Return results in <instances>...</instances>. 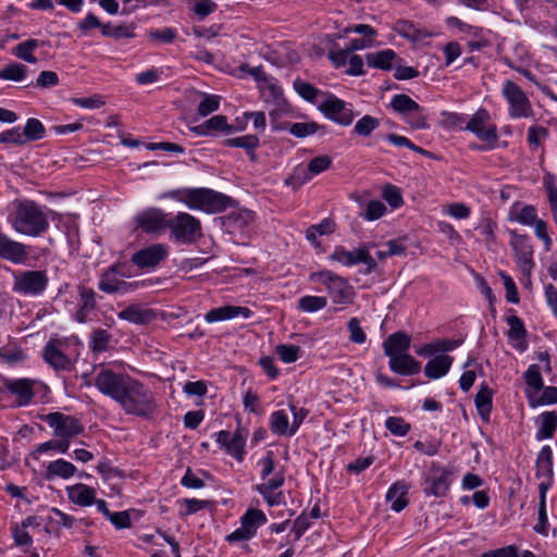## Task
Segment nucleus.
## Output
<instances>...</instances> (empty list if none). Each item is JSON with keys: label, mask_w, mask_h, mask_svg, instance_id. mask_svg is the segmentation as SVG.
Wrapping results in <instances>:
<instances>
[{"label": "nucleus", "mask_w": 557, "mask_h": 557, "mask_svg": "<svg viewBox=\"0 0 557 557\" xmlns=\"http://www.w3.org/2000/svg\"><path fill=\"white\" fill-rule=\"evenodd\" d=\"M309 278L324 285L334 304L349 305L354 301L355 289L344 277L331 271H320L311 273Z\"/></svg>", "instance_id": "423d86ee"}, {"label": "nucleus", "mask_w": 557, "mask_h": 557, "mask_svg": "<svg viewBox=\"0 0 557 557\" xmlns=\"http://www.w3.org/2000/svg\"><path fill=\"white\" fill-rule=\"evenodd\" d=\"M111 341V335L103 329H98L92 334L91 348L95 351H104Z\"/></svg>", "instance_id": "680f3d73"}, {"label": "nucleus", "mask_w": 557, "mask_h": 557, "mask_svg": "<svg viewBox=\"0 0 557 557\" xmlns=\"http://www.w3.org/2000/svg\"><path fill=\"white\" fill-rule=\"evenodd\" d=\"M391 107L395 112L400 113L403 116L411 111L418 110V103L405 94L393 96Z\"/></svg>", "instance_id": "37998d69"}, {"label": "nucleus", "mask_w": 557, "mask_h": 557, "mask_svg": "<svg viewBox=\"0 0 557 557\" xmlns=\"http://www.w3.org/2000/svg\"><path fill=\"white\" fill-rule=\"evenodd\" d=\"M246 436L247 431L237 429L233 433L231 442L227 445V454L234 456L239 461L243 460L245 455Z\"/></svg>", "instance_id": "ea45409f"}, {"label": "nucleus", "mask_w": 557, "mask_h": 557, "mask_svg": "<svg viewBox=\"0 0 557 557\" xmlns=\"http://www.w3.org/2000/svg\"><path fill=\"white\" fill-rule=\"evenodd\" d=\"M49 277L44 270H24L14 274L13 290L24 296H39L48 286Z\"/></svg>", "instance_id": "6e6552de"}, {"label": "nucleus", "mask_w": 557, "mask_h": 557, "mask_svg": "<svg viewBox=\"0 0 557 557\" xmlns=\"http://www.w3.org/2000/svg\"><path fill=\"white\" fill-rule=\"evenodd\" d=\"M386 212L385 205L380 200H371L368 202L366 207V211L363 213H360V216H362L367 221H375L380 218H382Z\"/></svg>", "instance_id": "5fc2aeb1"}, {"label": "nucleus", "mask_w": 557, "mask_h": 557, "mask_svg": "<svg viewBox=\"0 0 557 557\" xmlns=\"http://www.w3.org/2000/svg\"><path fill=\"white\" fill-rule=\"evenodd\" d=\"M453 361V357L448 355L436 356L426 363L424 373L429 379L432 380L443 377L448 373Z\"/></svg>", "instance_id": "7c9ffc66"}, {"label": "nucleus", "mask_w": 557, "mask_h": 557, "mask_svg": "<svg viewBox=\"0 0 557 557\" xmlns=\"http://www.w3.org/2000/svg\"><path fill=\"white\" fill-rule=\"evenodd\" d=\"M441 116H442V126L443 127L448 128V129H454V128L465 129L463 123L466 122V116L463 114L444 111L441 113Z\"/></svg>", "instance_id": "6e6d98bb"}, {"label": "nucleus", "mask_w": 557, "mask_h": 557, "mask_svg": "<svg viewBox=\"0 0 557 557\" xmlns=\"http://www.w3.org/2000/svg\"><path fill=\"white\" fill-rule=\"evenodd\" d=\"M547 136L548 129L543 126L533 125L528 129V143L535 148L540 147Z\"/></svg>", "instance_id": "e2e57ef3"}, {"label": "nucleus", "mask_w": 557, "mask_h": 557, "mask_svg": "<svg viewBox=\"0 0 557 557\" xmlns=\"http://www.w3.org/2000/svg\"><path fill=\"white\" fill-rule=\"evenodd\" d=\"M169 256V246L165 244H152L136 251L132 256V262L139 269L156 268Z\"/></svg>", "instance_id": "f3484780"}, {"label": "nucleus", "mask_w": 557, "mask_h": 557, "mask_svg": "<svg viewBox=\"0 0 557 557\" xmlns=\"http://www.w3.org/2000/svg\"><path fill=\"white\" fill-rule=\"evenodd\" d=\"M1 382L7 391H9L12 395L16 396V404L20 407L29 405L33 397L35 396V380L26 377L9 379L2 376Z\"/></svg>", "instance_id": "6ab92c4d"}, {"label": "nucleus", "mask_w": 557, "mask_h": 557, "mask_svg": "<svg viewBox=\"0 0 557 557\" xmlns=\"http://www.w3.org/2000/svg\"><path fill=\"white\" fill-rule=\"evenodd\" d=\"M259 138L255 135H245L236 138H227L224 140L226 147H237L245 149L255 159L253 150L259 147Z\"/></svg>", "instance_id": "a19ab883"}, {"label": "nucleus", "mask_w": 557, "mask_h": 557, "mask_svg": "<svg viewBox=\"0 0 557 557\" xmlns=\"http://www.w3.org/2000/svg\"><path fill=\"white\" fill-rule=\"evenodd\" d=\"M278 358L285 363H292L298 360L300 347L290 344H281L275 347Z\"/></svg>", "instance_id": "8fccbe9b"}, {"label": "nucleus", "mask_w": 557, "mask_h": 557, "mask_svg": "<svg viewBox=\"0 0 557 557\" xmlns=\"http://www.w3.org/2000/svg\"><path fill=\"white\" fill-rule=\"evenodd\" d=\"M27 67L21 63H10L0 70V79L22 82L26 77Z\"/></svg>", "instance_id": "a18cd8bd"}, {"label": "nucleus", "mask_w": 557, "mask_h": 557, "mask_svg": "<svg viewBox=\"0 0 557 557\" xmlns=\"http://www.w3.org/2000/svg\"><path fill=\"white\" fill-rule=\"evenodd\" d=\"M285 476L283 472H275L270 479L257 484L253 488L257 491L267 504L271 507L285 503L284 495L280 488L284 485Z\"/></svg>", "instance_id": "a211bd4d"}, {"label": "nucleus", "mask_w": 557, "mask_h": 557, "mask_svg": "<svg viewBox=\"0 0 557 557\" xmlns=\"http://www.w3.org/2000/svg\"><path fill=\"white\" fill-rule=\"evenodd\" d=\"M294 86L296 91L308 101H314L319 94V90L315 87L300 79L295 81Z\"/></svg>", "instance_id": "774afa93"}, {"label": "nucleus", "mask_w": 557, "mask_h": 557, "mask_svg": "<svg viewBox=\"0 0 557 557\" xmlns=\"http://www.w3.org/2000/svg\"><path fill=\"white\" fill-rule=\"evenodd\" d=\"M267 522V516L260 509H248L240 517V527L226 536L230 543L248 541L252 539L257 530Z\"/></svg>", "instance_id": "9d476101"}, {"label": "nucleus", "mask_w": 557, "mask_h": 557, "mask_svg": "<svg viewBox=\"0 0 557 557\" xmlns=\"http://www.w3.org/2000/svg\"><path fill=\"white\" fill-rule=\"evenodd\" d=\"M49 522L64 528H71L74 524L75 518L70 516L58 508H52L48 517Z\"/></svg>", "instance_id": "052dcab7"}, {"label": "nucleus", "mask_w": 557, "mask_h": 557, "mask_svg": "<svg viewBox=\"0 0 557 557\" xmlns=\"http://www.w3.org/2000/svg\"><path fill=\"white\" fill-rule=\"evenodd\" d=\"M380 125V122L377 119L371 116V115H364L361 119H359L354 127V133H356L359 136L367 137L369 136L377 126Z\"/></svg>", "instance_id": "09e8293b"}, {"label": "nucleus", "mask_w": 557, "mask_h": 557, "mask_svg": "<svg viewBox=\"0 0 557 557\" xmlns=\"http://www.w3.org/2000/svg\"><path fill=\"white\" fill-rule=\"evenodd\" d=\"M270 429L273 434L280 436H293L292 424H289L287 413L284 410H276L270 417Z\"/></svg>", "instance_id": "e433bc0d"}, {"label": "nucleus", "mask_w": 557, "mask_h": 557, "mask_svg": "<svg viewBox=\"0 0 557 557\" xmlns=\"http://www.w3.org/2000/svg\"><path fill=\"white\" fill-rule=\"evenodd\" d=\"M385 428L396 436H405L410 431V424L400 417H388Z\"/></svg>", "instance_id": "864d4df0"}, {"label": "nucleus", "mask_w": 557, "mask_h": 557, "mask_svg": "<svg viewBox=\"0 0 557 557\" xmlns=\"http://www.w3.org/2000/svg\"><path fill=\"white\" fill-rule=\"evenodd\" d=\"M23 135L26 144L29 141L40 140L45 137L46 128L44 124L35 117H30L26 121L24 126Z\"/></svg>", "instance_id": "79ce46f5"}, {"label": "nucleus", "mask_w": 557, "mask_h": 557, "mask_svg": "<svg viewBox=\"0 0 557 557\" xmlns=\"http://www.w3.org/2000/svg\"><path fill=\"white\" fill-rule=\"evenodd\" d=\"M408 491L409 485L405 481H397L391 485L385 498L394 511L399 512L408 505Z\"/></svg>", "instance_id": "c85d7f7f"}, {"label": "nucleus", "mask_w": 557, "mask_h": 557, "mask_svg": "<svg viewBox=\"0 0 557 557\" xmlns=\"http://www.w3.org/2000/svg\"><path fill=\"white\" fill-rule=\"evenodd\" d=\"M44 359L55 370H70L72 358L66 352V343L60 339H51L45 346Z\"/></svg>", "instance_id": "412c9836"}, {"label": "nucleus", "mask_w": 557, "mask_h": 557, "mask_svg": "<svg viewBox=\"0 0 557 557\" xmlns=\"http://www.w3.org/2000/svg\"><path fill=\"white\" fill-rule=\"evenodd\" d=\"M251 315L252 311L247 307L227 305L209 310L205 314V321L207 323H215L232 320L237 317L249 319Z\"/></svg>", "instance_id": "b1692460"}, {"label": "nucleus", "mask_w": 557, "mask_h": 557, "mask_svg": "<svg viewBox=\"0 0 557 557\" xmlns=\"http://www.w3.org/2000/svg\"><path fill=\"white\" fill-rule=\"evenodd\" d=\"M451 471L446 468L432 470V476L424 482L423 492L426 496L443 497L451 483Z\"/></svg>", "instance_id": "4be33fe9"}, {"label": "nucleus", "mask_w": 557, "mask_h": 557, "mask_svg": "<svg viewBox=\"0 0 557 557\" xmlns=\"http://www.w3.org/2000/svg\"><path fill=\"white\" fill-rule=\"evenodd\" d=\"M465 129L490 144H494L498 139L497 126L492 122L491 114L486 109H479L467 121Z\"/></svg>", "instance_id": "9b49d317"}, {"label": "nucleus", "mask_w": 557, "mask_h": 557, "mask_svg": "<svg viewBox=\"0 0 557 557\" xmlns=\"http://www.w3.org/2000/svg\"><path fill=\"white\" fill-rule=\"evenodd\" d=\"M168 228L171 239L178 244H193L202 236L200 221L187 212L170 216Z\"/></svg>", "instance_id": "0eeeda50"}, {"label": "nucleus", "mask_w": 557, "mask_h": 557, "mask_svg": "<svg viewBox=\"0 0 557 557\" xmlns=\"http://www.w3.org/2000/svg\"><path fill=\"white\" fill-rule=\"evenodd\" d=\"M332 164V159L326 156H318L308 163L309 174L311 177L326 171Z\"/></svg>", "instance_id": "13d9d810"}, {"label": "nucleus", "mask_w": 557, "mask_h": 557, "mask_svg": "<svg viewBox=\"0 0 557 557\" xmlns=\"http://www.w3.org/2000/svg\"><path fill=\"white\" fill-rule=\"evenodd\" d=\"M502 95L508 102V114L512 119H528L533 115L532 104L525 92L513 82L503 84Z\"/></svg>", "instance_id": "1a4fd4ad"}, {"label": "nucleus", "mask_w": 557, "mask_h": 557, "mask_svg": "<svg viewBox=\"0 0 557 557\" xmlns=\"http://www.w3.org/2000/svg\"><path fill=\"white\" fill-rule=\"evenodd\" d=\"M541 424L536 432V440L542 441L553 437L557 429V412L547 411L540 416Z\"/></svg>", "instance_id": "4c0bfd02"}, {"label": "nucleus", "mask_w": 557, "mask_h": 557, "mask_svg": "<svg viewBox=\"0 0 557 557\" xmlns=\"http://www.w3.org/2000/svg\"><path fill=\"white\" fill-rule=\"evenodd\" d=\"M66 310L75 321L85 323L90 320V314L97 307L96 292L92 288L79 285L76 289L62 294Z\"/></svg>", "instance_id": "20e7f679"}, {"label": "nucleus", "mask_w": 557, "mask_h": 557, "mask_svg": "<svg viewBox=\"0 0 557 557\" xmlns=\"http://www.w3.org/2000/svg\"><path fill=\"white\" fill-rule=\"evenodd\" d=\"M44 419L53 429V434L59 438L70 441L84 431L83 425L76 418L61 412L48 413Z\"/></svg>", "instance_id": "ddd939ff"}, {"label": "nucleus", "mask_w": 557, "mask_h": 557, "mask_svg": "<svg viewBox=\"0 0 557 557\" xmlns=\"http://www.w3.org/2000/svg\"><path fill=\"white\" fill-rule=\"evenodd\" d=\"M117 317L122 320L136 323V324H144L152 320L154 317L152 310L149 309H143L138 305H131L120 311L117 313Z\"/></svg>", "instance_id": "f704fd0d"}, {"label": "nucleus", "mask_w": 557, "mask_h": 557, "mask_svg": "<svg viewBox=\"0 0 557 557\" xmlns=\"http://www.w3.org/2000/svg\"><path fill=\"white\" fill-rule=\"evenodd\" d=\"M367 64L382 71H389L397 64L399 58L392 49H384L366 55Z\"/></svg>", "instance_id": "c756f323"}, {"label": "nucleus", "mask_w": 557, "mask_h": 557, "mask_svg": "<svg viewBox=\"0 0 557 557\" xmlns=\"http://www.w3.org/2000/svg\"><path fill=\"white\" fill-rule=\"evenodd\" d=\"M76 472V467L64 459H57L48 463L45 472V478L51 481L55 478L67 480Z\"/></svg>", "instance_id": "2f4dec72"}, {"label": "nucleus", "mask_w": 557, "mask_h": 557, "mask_svg": "<svg viewBox=\"0 0 557 557\" xmlns=\"http://www.w3.org/2000/svg\"><path fill=\"white\" fill-rule=\"evenodd\" d=\"M13 230L27 236H39L49 227L48 219L34 201L20 202L10 219Z\"/></svg>", "instance_id": "7ed1b4c3"}, {"label": "nucleus", "mask_w": 557, "mask_h": 557, "mask_svg": "<svg viewBox=\"0 0 557 557\" xmlns=\"http://www.w3.org/2000/svg\"><path fill=\"white\" fill-rule=\"evenodd\" d=\"M0 144H14L16 146L26 145L21 127H13L0 134Z\"/></svg>", "instance_id": "bf43d9fd"}, {"label": "nucleus", "mask_w": 557, "mask_h": 557, "mask_svg": "<svg viewBox=\"0 0 557 557\" xmlns=\"http://www.w3.org/2000/svg\"><path fill=\"white\" fill-rule=\"evenodd\" d=\"M411 337L405 332H396L391 334L383 342V350L384 354L388 357V359L406 354L410 348Z\"/></svg>", "instance_id": "393cba45"}, {"label": "nucleus", "mask_w": 557, "mask_h": 557, "mask_svg": "<svg viewBox=\"0 0 557 557\" xmlns=\"http://www.w3.org/2000/svg\"><path fill=\"white\" fill-rule=\"evenodd\" d=\"M94 385L102 395L114 400L126 414L148 418L158 408L151 389L129 375L101 368L95 374Z\"/></svg>", "instance_id": "f257e3e1"}, {"label": "nucleus", "mask_w": 557, "mask_h": 557, "mask_svg": "<svg viewBox=\"0 0 557 557\" xmlns=\"http://www.w3.org/2000/svg\"><path fill=\"white\" fill-rule=\"evenodd\" d=\"M320 110L327 119L344 126L350 125L354 121L351 106L334 96L326 98L320 104Z\"/></svg>", "instance_id": "2eb2a0df"}, {"label": "nucleus", "mask_w": 557, "mask_h": 557, "mask_svg": "<svg viewBox=\"0 0 557 557\" xmlns=\"http://www.w3.org/2000/svg\"><path fill=\"white\" fill-rule=\"evenodd\" d=\"M382 197L394 209L399 208L404 203L400 189L392 184H386L383 187Z\"/></svg>", "instance_id": "3c124183"}, {"label": "nucleus", "mask_w": 557, "mask_h": 557, "mask_svg": "<svg viewBox=\"0 0 557 557\" xmlns=\"http://www.w3.org/2000/svg\"><path fill=\"white\" fill-rule=\"evenodd\" d=\"M327 305V299L322 296H302L298 299V308L304 312H315Z\"/></svg>", "instance_id": "49530a36"}, {"label": "nucleus", "mask_w": 557, "mask_h": 557, "mask_svg": "<svg viewBox=\"0 0 557 557\" xmlns=\"http://www.w3.org/2000/svg\"><path fill=\"white\" fill-rule=\"evenodd\" d=\"M509 220L522 225L532 226L537 220L536 209L533 206L520 207L515 203L509 210Z\"/></svg>", "instance_id": "c9c22d12"}, {"label": "nucleus", "mask_w": 557, "mask_h": 557, "mask_svg": "<svg viewBox=\"0 0 557 557\" xmlns=\"http://www.w3.org/2000/svg\"><path fill=\"white\" fill-rule=\"evenodd\" d=\"M536 476L541 479L539 491L542 498V507L545 505V495L553 484V451L549 446H543L536 458Z\"/></svg>", "instance_id": "4468645a"}, {"label": "nucleus", "mask_w": 557, "mask_h": 557, "mask_svg": "<svg viewBox=\"0 0 557 557\" xmlns=\"http://www.w3.org/2000/svg\"><path fill=\"white\" fill-rule=\"evenodd\" d=\"M493 389L487 384L482 383L475 395L474 404L476 411L482 420L488 421L492 411Z\"/></svg>", "instance_id": "473e14b6"}, {"label": "nucleus", "mask_w": 557, "mask_h": 557, "mask_svg": "<svg viewBox=\"0 0 557 557\" xmlns=\"http://www.w3.org/2000/svg\"><path fill=\"white\" fill-rule=\"evenodd\" d=\"M308 166L298 165L295 168L293 174L286 180V184H293L294 187H299L307 182H309L312 177L308 175L309 173Z\"/></svg>", "instance_id": "69168bd1"}, {"label": "nucleus", "mask_w": 557, "mask_h": 557, "mask_svg": "<svg viewBox=\"0 0 557 557\" xmlns=\"http://www.w3.org/2000/svg\"><path fill=\"white\" fill-rule=\"evenodd\" d=\"M40 46V42L37 39H27L23 42L16 45L12 52L13 54L32 64L37 63V58L34 55V51Z\"/></svg>", "instance_id": "58836bf2"}, {"label": "nucleus", "mask_w": 557, "mask_h": 557, "mask_svg": "<svg viewBox=\"0 0 557 557\" xmlns=\"http://www.w3.org/2000/svg\"><path fill=\"white\" fill-rule=\"evenodd\" d=\"M70 448V441L69 440H50L45 443L39 444L35 451L33 453V457L35 459L39 458L40 454L47 453L49 450H54L61 454L67 453Z\"/></svg>", "instance_id": "c03bdc74"}, {"label": "nucleus", "mask_w": 557, "mask_h": 557, "mask_svg": "<svg viewBox=\"0 0 557 557\" xmlns=\"http://www.w3.org/2000/svg\"><path fill=\"white\" fill-rule=\"evenodd\" d=\"M510 244L515 251L516 262L522 274L529 277L535 265L531 239L529 236L517 234L515 231L510 232Z\"/></svg>", "instance_id": "f8f14e48"}, {"label": "nucleus", "mask_w": 557, "mask_h": 557, "mask_svg": "<svg viewBox=\"0 0 557 557\" xmlns=\"http://www.w3.org/2000/svg\"><path fill=\"white\" fill-rule=\"evenodd\" d=\"M404 120L412 128L423 129L428 127L426 114L423 108L418 104V110L411 111L404 115Z\"/></svg>", "instance_id": "603ef678"}, {"label": "nucleus", "mask_w": 557, "mask_h": 557, "mask_svg": "<svg viewBox=\"0 0 557 557\" xmlns=\"http://www.w3.org/2000/svg\"><path fill=\"white\" fill-rule=\"evenodd\" d=\"M128 276L129 274L126 272L123 264L113 263L101 273L98 282V288L110 295H126L135 292L145 284L144 282L125 281L124 278Z\"/></svg>", "instance_id": "39448f33"}, {"label": "nucleus", "mask_w": 557, "mask_h": 557, "mask_svg": "<svg viewBox=\"0 0 557 557\" xmlns=\"http://www.w3.org/2000/svg\"><path fill=\"white\" fill-rule=\"evenodd\" d=\"M191 131L200 136H209L216 131L231 132L232 126L228 125L224 115H214L202 124L193 127Z\"/></svg>", "instance_id": "72a5a7b5"}, {"label": "nucleus", "mask_w": 557, "mask_h": 557, "mask_svg": "<svg viewBox=\"0 0 557 557\" xmlns=\"http://www.w3.org/2000/svg\"><path fill=\"white\" fill-rule=\"evenodd\" d=\"M170 216L161 209L150 208L139 212L136 218V226L146 233L159 234L168 228Z\"/></svg>", "instance_id": "dca6fc26"}, {"label": "nucleus", "mask_w": 557, "mask_h": 557, "mask_svg": "<svg viewBox=\"0 0 557 557\" xmlns=\"http://www.w3.org/2000/svg\"><path fill=\"white\" fill-rule=\"evenodd\" d=\"M71 101L84 109H98L106 104V101L101 95H94L85 98H72Z\"/></svg>", "instance_id": "338daca9"}, {"label": "nucleus", "mask_w": 557, "mask_h": 557, "mask_svg": "<svg viewBox=\"0 0 557 557\" xmlns=\"http://www.w3.org/2000/svg\"><path fill=\"white\" fill-rule=\"evenodd\" d=\"M388 367L399 375H413L421 371V363L407 352L391 358Z\"/></svg>", "instance_id": "a878e982"}, {"label": "nucleus", "mask_w": 557, "mask_h": 557, "mask_svg": "<svg viewBox=\"0 0 557 557\" xmlns=\"http://www.w3.org/2000/svg\"><path fill=\"white\" fill-rule=\"evenodd\" d=\"M347 327L349 331V339L352 343L363 344L367 341V335L357 318H351L347 323Z\"/></svg>", "instance_id": "0e129e2a"}, {"label": "nucleus", "mask_w": 557, "mask_h": 557, "mask_svg": "<svg viewBox=\"0 0 557 557\" xmlns=\"http://www.w3.org/2000/svg\"><path fill=\"white\" fill-rule=\"evenodd\" d=\"M66 494L71 503L81 507L91 506L96 498L95 488L83 483L67 486Z\"/></svg>", "instance_id": "cd10ccee"}, {"label": "nucleus", "mask_w": 557, "mask_h": 557, "mask_svg": "<svg viewBox=\"0 0 557 557\" xmlns=\"http://www.w3.org/2000/svg\"><path fill=\"white\" fill-rule=\"evenodd\" d=\"M321 128H323V126H320L315 122H297L289 125L288 132L297 138H305L315 134Z\"/></svg>", "instance_id": "de8ad7c7"}, {"label": "nucleus", "mask_w": 557, "mask_h": 557, "mask_svg": "<svg viewBox=\"0 0 557 557\" xmlns=\"http://www.w3.org/2000/svg\"><path fill=\"white\" fill-rule=\"evenodd\" d=\"M524 380L527 385L536 392L543 388V379L537 364L529 366L524 373Z\"/></svg>", "instance_id": "4d7b16f0"}, {"label": "nucleus", "mask_w": 557, "mask_h": 557, "mask_svg": "<svg viewBox=\"0 0 557 557\" xmlns=\"http://www.w3.org/2000/svg\"><path fill=\"white\" fill-rule=\"evenodd\" d=\"M27 247L16 240H13L4 233L0 232V259L10 261L13 264H24L27 260Z\"/></svg>", "instance_id": "5701e85b"}, {"label": "nucleus", "mask_w": 557, "mask_h": 557, "mask_svg": "<svg viewBox=\"0 0 557 557\" xmlns=\"http://www.w3.org/2000/svg\"><path fill=\"white\" fill-rule=\"evenodd\" d=\"M330 259L333 261H337L346 267H351L357 263L366 264L369 270H373L376 267L375 260L370 255L369 250L366 248H358L355 250H346L342 246L335 247L333 253L330 256Z\"/></svg>", "instance_id": "aec40b11"}, {"label": "nucleus", "mask_w": 557, "mask_h": 557, "mask_svg": "<svg viewBox=\"0 0 557 557\" xmlns=\"http://www.w3.org/2000/svg\"><path fill=\"white\" fill-rule=\"evenodd\" d=\"M160 198H171L183 202L191 210H199L207 213H216L225 210L231 198L224 194L210 188L183 187L169 190Z\"/></svg>", "instance_id": "f03ea898"}, {"label": "nucleus", "mask_w": 557, "mask_h": 557, "mask_svg": "<svg viewBox=\"0 0 557 557\" xmlns=\"http://www.w3.org/2000/svg\"><path fill=\"white\" fill-rule=\"evenodd\" d=\"M507 323L509 325L507 335L512 347L521 352L524 351L528 348V343L525 341L527 331L522 320L517 315H510L507 318Z\"/></svg>", "instance_id": "bb28decb"}]
</instances>
